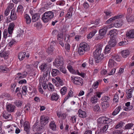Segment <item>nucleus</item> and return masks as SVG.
Here are the masks:
<instances>
[{"instance_id":"obj_1","label":"nucleus","mask_w":134,"mask_h":134,"mask_svg":"<svg viewBox=\"0 0 134 134\" xmlns=\"http://www.w3.org/2000/svg\"><path fill=\"white\" fill-rule=\"evenodd\" d=\"M55 66L60 71L64 74L66 73V69L64 66V62L63 59L60 57L58 56L55 60V61L53 63Z\"/></svg>"},{"instance_id":"obj_2","label":"nucleus","mask_w":134,"mask_h":134,"mask_svg":"<svg viewBox=\"0 0 134 134\" xmlns=\"http://www.w3.org/2000/svg\"><path fill=\"white\" fill-rule=\"evenodd\" d=\"M102 49V46H99L93 53L95 61L96 63L101 62L104 58V54L101 53Z\"/></svg>"},{"instance_id":"obj_3","label":"nucleus","mask_w":134,"mask_h":134,"mask_svg":"<svg viewBox=\"0 0 134 134\" xmlns=\"http://www.w3.org/2000/svg\"><path fill=\"white\" fill-rule=\"evenodd\" d=\"M54 16L53 12L51 11L47 12L43 14L42 19L44 23H47L52 19Z\"/></svg>"},{"instance_id":"obj_4","label":"nucleus","mask_w":134,"mask_h":134,"mask_svg":"<svg viewBox=\"0 0 134 134\" xmlns=\"http://www.w3.org/2000/svg\"><path fill=\"white\" fill-rule=\"evenodd\" d=\"M107 30V26H104L100 29L99 31V34L97 36L96 39L98 40L103 38L106 34Z\"/></svg>"},{"instance_id":"obj_5","label":"nucleus","mask_w":134,"mask_h":134,"mask_svg":"<svg viewBox=\"0 0 134 134\" xmlns=\"http://www.w3.org/2000/svg\"><path fill=\"white\" fill-rule=\"evenodd\" d=\"M73 83L76 85L82 86L83 83L82 79L80 77L76 76Z\"/></svg>"},{"instance_id":"obj_6","label":"nucleus","mask_w":134,"mask_h":134,"mask_svg":"<svg viewBox=\"0 0 134 134\" xmlns=\"http://www.w3.org/2000/svg\"><path fill=\"white\" fill-rule=\"evenodd\" d=\"M49 118L47 116H41L40 118L41 124L43 126L46 125L48 122Z\"/></svg>"},{"instance_id":"obj_7","label":"nucleus","mask_w":134,"mask_h":134,"mask_svg":"<svg viewBox=\"0 0 134 134\" xmlns=\"http://www.w3.org/2000/svg\"><path fill=\"white\" fill-rule=\"evenodd\" d=\"M121 17L118 18L115 20L114 22V27H119L121 26L122 24V21L120 18Z\"/></svg>"},{"instance_id":"obj_8","label":"nucleus","mask_w":134,"mask_h":134,"mask_svg":"<svg viewBox=\"0 0 134 134\" xmlns=\"http://www.w3.org/2000/svg\"><path fill=\"white\" fill-rule=\"evenodd\" d=\"M2 115L3 118L7 119L8 120H11L12 119V116L10 114L8 113V112L4 111L2 114Z\"/></svg>"},{"instance_id":"obj_9","label":"nucleus","mask_w":134,"mask_h":134,"mask_svg":"<svg viewBox=\"0 0 134 134\" xmlns=\"http://www.w3.org/2000/svg\"><path fill=\"white\" fill-rule=\"evenodd\" d=\"M9 55V52L8 51H3L0 52V56L5 59H7L8 58Z\"/></svg>"},{"instance_id":"obj_10","label":"nucleus","mask_w":134,"mask_h":134,"mask_svg":"<svg viewBox=\"0 0 134 134\" xmlns=\"http://www.w3.org/2000/svg\"><path fill=\"white\" fill-rule=\"evenodd\" d=\"M80 47L86 51H88L89 49V46L85 42H82L80 44Z\"/></svg>"},{"instance_id":"obj_11","label":"nucleus","mask_w":134,"mask_h":134,"mask_svg":"<svg viewBox=\"0 0 134 134\" xmlns=\"http://www.w3.org/2000/svg\"><path fill=\"white\" fill-rule=\"evenodd\" d=\"M14 27L15 24L14 23H11L9 24L8 29V32L9 34L10 35L12 34L14 30Z\"/></svg>"},{"instance_id":"obj_12","label":"nucleus","mask_w":134,"mask_h":134,"mask_svg":"<svg viewBox=\"0 0 134 134\" xmlns=\"http://www.w3.org/2000/svg\"><path fill=\"white\" fill-rule=\"evenodd\" d=\"M122 15H117L116 16H115L113 17L110 18L106 22V23L108 24L111 23L112 22H114L115 20H116V19L118 18L122 17Z\"/></svg>"},{"instance_id":"obj_13","label":"nucleus","mask_w":134,"mask_h":134,"mask_svg":"<svg viewBox=\"0 0 134 134\" xmlns=\"http://www.w3.org/2000/svg\"><path fill=\"white\" fill-rule=\"evenodd\" d=\"M10 18L12 20H15L17 18L16 13L15 12L14 9H12L11 11Z\"/></svg>"},{"instance_id":"obj_14","label":"nucleus","mask_w":134,"mask_h":134,"mask_svg":"<svg viewBox=\"0 0 134 134\" xmlns=\"http://www.w3.org/2000/svg\"><path fill=\"white\" fill-rule=\"evenodd\" d=\"M116 41L114 39L111 38L108 42V44L111 48L115 47L116 44Z\"/></svg>"},{"instance_id":"obj_15","label":"nucleus","mask_w":134,"mask_h":134,"mask_svg":"<svg viewBox=\"0 0 134 134\" xmlns=\"http://www.w3.org/2000/svg\"><path fill=\"white\" fill-rule=\"evenodd\" d=\"M59 98V96L57 93H52L51 98V100L57 101Z\"/></svg>"},{"instance_id":"obj_16","label":"nucleus","mask_w":134,"mask_h":134,"mask_svg":"<svg viewBox=\"0 0 134 134\" xmlns=\"http://www.w3.org/2000/svg\"><path fill=\"white\" fill-rule=\"evenodd\" d=\"M126 36L130 38H134V30H131L126 34Z\"/></svg>"},{"instance_id":"obj_17","label":"nucleus","mask_w":134,"mask_h":134,"mask_svg":"<svg viewBox=\"0 0 134 134\" xmlns=\"http://www.w3.org/2000/svg\"><path fill=\"white\" fill-rule=\"evenodd\" d=\"M102 106V109L103 110L106 109L109 106V105L108 102H103L101 104Z\"/></svg>"},{"instance_id":"obj_18","label":"nucleus","mask_w":134,"mask_h":134,"mask_svg":"<svg viewBox=\"0 0 134 134\" xmlns=\"http://www.w3.org/2000/svg\"><path fill=\"white\" fill-rule=\"evenodd\" d=\"M51 73L53 76H55L59 74L60 71L57 69H52Z\"/></svg>"},{"instance_id":"obj_19","label":"nucleus","mask_w":134,"mask_h":134,"mask_svg":"<svg viewBox=\"0 0 134 134\" xmlns=\"http://www.w3.org/2000/svg\"><path fill=\"white\" fill-rule=\"evenodd\" d=\"M40 17L39 14L37 13L33 15L32 18V21L33 22H35L38 20Z\"/></svg>"},{"instance_id":"obj_20","label":"nucleus","mask_w":134,"mask_h":134,"mask_svg":"<svg viewBox=\"0 0 134 134\" xmlns=\"http://www.w3.org/2000/svg\"><path fill=\"white\" fill-rule=\"evenodd\" d=\"M78 112L79 117L82 118L86 117V113L85 111H83L81 110L80 109L78 110Z\"/></svg>"},{"instance_id":"obj_21","label":"nucleus","mask_w":134,"mask_h":134,"mask_svg":"<svg viewBox=\"0 0 134 134\" xmlns=\"http://www.w3.org/2000/svg\"><path fill=\"white\" fill-rule=\"evenodd\" d=\"M126 20L128 23H132L134 21V16L128 15L126 16Z\"/></svg>"},{"instance_id":"obj_22","label":"nucleus","mask_w":134,"mask_h":134,"mask_svg":"<svg viewBox=\"0 0 134 134\" xmlns=\"http://www.w3.org/2000/svg\"><path fill=\"white\" fill-rule=\"evenodd\" d=\"M15 107L11 104H9L7 106V109L9 112H12L14 111Z\"/></svg>"},{"instance_id":"obj_23","label":"nucleus","mask_w":134,"mask_h":134,"mask_svg":"<svg viewBox=\"0 0 134 134\" xmlns=\"http://www.w3.org/2000/svg\"><path fill=\"white\" fill-rule=\"evenodd\" d=\"M26 53L25 52H20L19 53L18 57L19 60L20 61L23 60L25 57Z\"/></svg>"},{"instance_id":"obj_24","label":"nucleus","mask_w":134,"mask_h":134,"mask_svg":"<svg viewBox=\"0 0 134 134\" xmlns=\"http://www.w3.org/2000/svg\"><path fill=\"white\" fill-rule=\"evenodd\" d=\"M116 64L115 62L112 59H109L108 63V66L110 68H112L113 67L116 65Z\"/></svg>"},{"instance_id":"obj_25","label":"nucleus","mask_w":134,"mask_h":134,"mask_svg":"<svg viewBox=\"0 0 134 134\" xmlns=\"http://www.w3.org/2000/svg\"><path fill=\"white\" fill-rule=\"evenodd\" d=\"M117 30H113L110 31L109 32V34L110 37L113 38L115 36H116L117 35L116 33Z\"/></svg>"},{"instance_id":"obj_26","label":"nucleus","mask_w":134,"mask_h":134,"mask_svg":"<svg viewBox=\"0 0 134 134\" xmlns=\"http://www.w3.org/2000/svg\"><path fill=\"white\" fill-rule=\"evenodd\" d=\"M24 17L26 19V23L28 24H30L31 21V20L29 15L27 14H26L24 15Z\"/></svg>"},{"instance_id":"obj_27","label":"nucleus","mask_w":134,"mask_h":134,"mask_svg":"<svg viewBox=\"0 0 134 134\" xmlns=\"http://www.w3.org/2000/svg\"><path fill=\"white\" fill-rule=\"evenodd\" d=\"M8 69L5 66H0V72H6Z\"/></svg>"},{"instance_id":"obj_28","label":"nucleus","mask_w":134,"mask_h":134,"mask_svg":"<svg viewBox=\"0 0 134 134\" xmlns=\"http://www.w3.org/2000/svg\"><path fill=\"white\" fill-rule=\"evenodd\" d=\"M22 76H20L19 77L16 76L15 78V79H18L23 78L26 77L27 75V73L26 71H24L22 73Z\"/></svg>"},{"instance_id":"obj_29","label":"nucleus","mask_w":134,"mask_h":134,"mask_svg":"<svg viewBox=\"0 0 134 134\" xmlns=\"http://www.w3.org/2000/svg\"><path fill=\"white\" fill-rule=\"evenodd\" d=\"M24 130L27 132L29 131L30 129V126L28 122H25L24 124Z\"/></svg>"},{"instance_id":"obj_30","label":"nucleus","mask_w":134,"mask_h":134,"mask_svg":"<svg viewBox=\"0 0 134 134\" xmlns=\"http://www.w3.org/2000/svg\"><path fill=\"white\" fill-rule=\"evenodd\" d=\"M120 106H118L113 111L112 113V115H115L118 114L120 111Z\"/></svg>"},{"instance_id":"obj_31","label":"nucleus","mask_w":134,"mask_h":134,"mask_svg":"<svg viewBox=\"0 0 134 134\" xmlns=\"http://www.w3.org/2000/svg\"><path fill=\"white\" fill-rule=\"evenodd\" d=\"M112 58L113 60L116 61L117 62H119L120 60V59L119 57V56L118 55L114 54L112 56Z\"/></svg>"},{"instance_id":"obj_32","label":"nucleus","mask_w":134,"mask_h":134,"mask_svg":"<svg viewBox=\"0 0 134 134\" xmlns=\"http://www.w3.org/2000/svg\"><path fill=\"white\" fill-rule=\"evenodd\" d=\"M27 91L26 86H23L22 87L21 91V93L22 94L24 95H26Z\"/></svg>"},{"instance_id":"obj_33","label":"nucleus","mask_w":134,"mask_h":134,"mask_svg":"<svg viewBox=\"0 0 134 134\" xmlns=\"http://www.w3.org/2000/svg\"><path fill=\"white\" fill-rule=\"evenodd\" d=\"M14 103L15 105L18 107H19L21 106L23 104V102L21 100H17L14 101Z\"/></svg>"},{"instance_id":"obj_34","label":"nucleus","mask_w":134,"mask_h":134,"mask_svg":"<svg viewBox=\"0 0 134 134\" xmlns=\"http://www.w3.org/2000/svg\"><path fill=\"white\" fill-rule=\"evenodd\" d=\"M49 126L50 128L53 130H55L56 128V125L55 122L53 121H51L49 124Z\"/></svg>"},{"instance_id":"obj_35","label":"nucleus","mask_w":134,"mask_h":134,"mask_svg":"<svg viewBox=\"0 0 134 134\" xmlns=\"http://www.w3.org/2000/svg\"><path fill=\"white\" fill-rule=\"evenodd\" d=\"M54 50L53 47L52 45H50V47L47 50V52L48 54L52 53Z\"/></svg>"},{"instance_id":"obj_36","label":"nucleus","mask_w":134,"mask_h":134,"mask_svg":"<svg viewBox=\"0 0 134 134\" xmlns=\"http://www.w3.org/2000/svg\"><path fill=\"white\" fill-rule=\"evenodd\" d=\"M97 97V96H94L92 97L90 99L91 102L92 103H94L97 102V101L98 100Z\"/></svg>"},{"instance_id":"obj_37","label":"nucleus","mask_w":134,"mask_h":134,"mask_svg":"<svg viewBox=\"0 0 134 134\" xmlns=\"http://www.w3.org/2000/svg\"><path fill=\"white\" fill-rule=\"evenodd\" d=\"M105 117H101L97 119V121L98 123L100 124H104V121Z\"/></svg>"},{"instance_id":"obj_38","label":"nucleus","mask_w":134,"mask_h":134,"mask_svg":"<svg viewBox=\"0 0 134 134\" xmlns=\"http://www.w3.org/2000/svg\"><path fill=\"white\" fill-rule=\"evenodd\" d=\"M86 51L83 49L79 47L78 49V53L80 55H82L85 53V52Z\"/></svg>"},{"instance_id":"obj_39","label":"nucleus","mask_w":134,"mask_h":134,"mask_svg":"<svg viewBox=\"0 0 134 134\" xmlns=\"http://www.w3.org/2000/svg\"><path fill=\"white\" fill-rule=\"evenodd\" d=\"M97 31L95 30V31H93L90 33V34L87 35V38L89 39L92 38L95 34V33Z\"/></svg>"},{"instance_id":"obj_40","label":"nucleus","mask_w":134,"mask_h":134,"mask_svg":"<svg viewBox=\"0 0 134 134\" xmlns=\"http://www.w3.org/2000/svg\"><path fill=\"white\" fill-rule=\"evenodd\" d=\"M39 68L41 71H42L44 70H46V69L48 67H47V65L46 64H44L40 66Z\"/></svg>"},{"instance_id":"obj_41","label":"nucleus","mask_w":134,"mask_h":134,"mask_svg":"<svg viewBox=\"0 0 134 134\" xmlns=\"http://www.w3.org/2000/svg\"><path fill=\"white\" fill-rule=\"evenodd\" d=\"M93 110L96 112H99L100 111V108L98 104H97L94 106Z\"/></svg>"},{"instance_id":"obj_42","label":"nucleus","mask_w":134,"mask_h":134,"mask_svg":"<svg viewBox=\"0 0 134 134\" xmlns=\"http://www.w3.org/2000/svg\"><path fill=\"white\" fill-rule=\"evenodd\" d=\"M67 68L70 72L72 74H76L75 71L73 69L72 66L70 65H69L67 67Z\"/></svg>"},{"instance_id":"obj_43","label":"nucleus","mask_w":134,"mask_h":134,"mask_svg":"<svg viewBox=\"0 0 134 134\" xmlns=\"http://www.w3.org/2000/svg\"><path fill=\"white\" fill-rule=\"evenodd\" d=\"M58 40V41H62L63 40V33H60L58 34L57 36Z\"/></svg>"},{"instance_id":"obj_44","label":"nucleus","mask_w":134,"mask_h":134,"mask_svg":"<svg viewBox=\"0 0 134 134\" xmlns=\"http://www.w3.org/2000/svg\"><path fill=\"white\" fill-rule=\"evenodd\" d=\"M66 87H64L60 90V93L62 95H64L66 93Z\"/></svg>"},{"instance_id":"obj_45","label":"nucleus","mask_w":134,"mask_h":134,"mask_svg":"<svg viewBox=\"0 0 134 134\" xmlns=\"http://www.w3.org/2000/svg\"><path fill=\"white\" fill-rule=\"evenodd\" d=\"M124 124L123 122L121 121L118 124H117L115 127V128L116 129H118V128H120ZM124 124H125L124 123Z\"/></svg>"},{"instance_id":"obj_46","label":"nucleus","mask_w":134,"mask_h":134,"mask_svg":"<svg viewBox=\"0 0 134 134\" xmlns=\"http://www.w3.org/2000/svg\"><path fill=\"white\" fill-rule=\"evenodd\" d=\"M45 72L44 74V76L45 77L47 76L48 74H49L50 72V69L49 68H47L44 70Z\"/></svg>"},{"instance_id":"obj_47","label":"nucleus","mask_w":134,"mask_h":134,"mask_svg":"<svg viewBox=\"0 0 134 134\" xmlns=\"http://www.w3.org/2000/svg\"><path fill=\"white\" fill-rule=\"evenodd\" d=\"M104 120H105L104 121V124H108L112 121V120L111 119L108 118H106L105 117Z\"/></svg>"},{"instance_id":"obj_48","label":"nucleus","mask_w":134,"mask_h":134,"mask_svg":"<svg viewBox=\"0 0 134 134\" xmlns=\"http://www.w3.org/2000/svg\"><path fill=\"white\" fill-rule=\"evenodd\" d=\"M34 26L36 27L37 29H39L41 27L42 25L40 23L36 22L34 24Z\"/></svg>"},{"instance_id":"obj_49","label":"nucleus","mask_w":134,"mask_h":134,"mask_svg":"<svg viewBox=\"0 0 134 134\" xmlns=\"http://www.w3.org/2000/svg\"><path fill=\"white\" fill-rule=\"evenodd\" d=\"M108 127V124L106 125H105L103 127L102 129L100 131L102 132H105L106 130H107Z\"/></svg>"},{"instance_id":"obj_50","label":"nucleus","mask_w":134,"mask_h":134,"mask_svg":"<svg viewBox=\"0 0 134 134\" xmlns=\"http://www.w3.org/2000/svg\"><path fill=\"white\" fill-rule=\"evenodd\" d=\"M111 48L109 45L108 44L106 46L105 49V53H108L110 51Z\"/></svg>"},{"instance_id":"obj_51","label":"nucleus","mask_w":134,"mask_h":134,"mask_svg":"<svg viewBox=\"0 0 134 134\" xmlns=\"http://www.w3.org/2000/svg\"><path fill=\"white\" fill-rule=\"evenodd\" d=\"M10 96V94L8 93H4L2 95L0 96L1 98H4V97H8Z\"/></svg>"},{"instance_id":"obj_52","label":"nucleus","mask_w":134,"mask_h":134,"mask_svg":"<svg viewBox=\"0 0 134 134\" xmlns=\"http://www.w3.org/2000/svg\"><path fill=\"white\" fill-rule=\"evenodd\" d=\"M23 7L21 5H19L18 6L17 11L18 12H22L23 10Z\"/></svg>"},{"instance_id":"obj_53","label":"nucleus","mask_w":134,"mask_h":134,"mask_svg":"<svg viewBox=\"0 0 134 134\" xmlns=\"http://www.w3.org/2000/svg\"><path fill=\"white\" fill-rule=\"evenodd\" d=\"M99 84V82L98 81H96V82H94L92 85L93 87L94 88L96 89L97 88Z\"/></svg>"},{"instance_id":"obj_54","label":"nucleus","mask_w":134,"mask_h":134,"mask_svg":"<svg viewBox=\"0 0 134 134\" xmlns=\"http://www.w3.org/2000/svg\"><path fill=\"white\" fill-rule=\"evenodd\" d=\"M56 79L57 80L61 85H63V82L62 81L60 77H56Z\"/></svg>"},{"instance_id":"obj_55","label":"nucleus","mask_w":134,"mask_h":134,"mask_svg":"<svg viewBox=\"0 0 134 134\" xmlns=\"http://www.w3.org/2000/svg\"><path fill=\"white\" fill-rule=\"evenodd\" d=\"M44 126L42 125L41 124V125H38L37 126V127L36 128V130L37 131H39L41 129H42L43 127V126Z\"/></svg>"},{"instance_id":"obj_56","label":"nucleus","mask_w":134,"mask_h":134,"mask_svg":"<svg viewBox=\"0 0 134 134\" xmlns=\"http://www.w3.org/2000/svg\"><path fill=\"white\" fill-rule=\"evenodd\" d=\"M8 33L7 30L5 29L3 32V37L6 39L7 37H8Z\"/></svg>"},{"instance_id":"obj_57","label":"nucleus","mask_w":134,"mask_h":134,"mask_svg":"<svg viewBox=\"0 0 134 134\" xmlns=\"http://www.w3.org/2000/svg\"><path fill=\"white\" fill-rule=\"evenodd\" d=\"M15 42V41L14 40H12L8 43V45L10 47L12 46Z\"/></svg>"},{"instance_id":"obj_58","label":"nucleus","mask_w":134,"mask_h":134,"mask_svg":"<svg viewBox=\"0 0 134 134\" xmlns=\"http://www.w3.org/2000/svg\"><path fill=\"white\" fill-rule=\"evenodd\" d=\"M30 105L29 104H27L25 106L24 109L26 111H29L30 109Z\"/></svg>"},{"instance_id":"obj_59","label":"nucleus","mask_w":134,"mask_h":134,"mask_svg":"<svg viewBox=\"0 0 134 134\" xmlns=\"http://www.w3.org/2000/svg\"><path fill=\"white\" fill-rule=\"evenodd\" d=\"M70 36L69 35H66L65 36L64 40L67 42H69L70 41Z\"/></svg>"},{"instance_id":"obj_60","label":"nucleus","mask_w":134,"mask_h":134,"mask_svg":"<svg viewBox=\"0 0 134 134\" xmlns=\"http://www.w3.org/2000/svg\"><path fill=\"white\" fill-rule=\"evenodd\" d=\"M120 53L122 57L123 58H125L126 57V50L122 51Z\"/></svg>"},{"instance_id":"obj_61","label":"nucleus","mask_w":134,"mask_h":134,"mask_svg":"<svg viewBox=\"0 0 134 134\" xmlns=\"http://www.w3.org/2000/svg\"><path fill=\"white\" fill-rule=\"evenodd\" d=\"M125 41L120 42L118 44V45L119 46H124L125 45Z\"/></svg>"},{"instance_id":"obj_62","label":"nucleus","mask_w":134,"mask_h":134,"mask_svg":"<svg viewBox=\"0 0 134 134\" xmlns=\"http://www.w3.org/2000/svg\"><path fill=\"white\" fill-rule=\"evenodd\" d=\"M119 99V97L117 94H115L114 96L113 100L115 102H118Z\"/></svg>"},{"instance_id":"obj_63","label":"nucleus","mask_w":134,"mask_h":134,"mask_svg":"<svg viewBox=\"0 0 134 134\" xmlns=\"http://www.w3.org/2000/svg\"><path fill=\"white\" fill-rule=\"evenodd\" d=\"M109 99L110 98L109 97L106 96H104L102 98L103 100V102H108L107 100Z\"/></svg>"},{"instance_id":"obj_64","label":"nucleus","mask_w":134,"mask_h":134,"mask_svg":"<svg viewBox=\"0 0 134 134\" xmlns=\"http://www.w3.org/2000/svg\"><path fill=\"white\" fill-rule=\"evenodd\" d=\"M114 134H122L121 131L119 130H116L113 132Z\"/></svg>"}]
</instances>
